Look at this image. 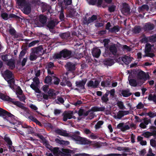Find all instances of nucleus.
<instances>
[{"label": "nucleus", "mask_w": 156, "mask_h": 156, "mask_svg": "<svg viewBox=\"0 0 156 156\" xmlns=\"http://www.w3.org/2000/svg\"><path fill=\"white\" fill-rule=\"evenodd\" d=\"M18 5L20 6H24L23 12L26 14H29L31 11V4L26 0H17Z\"/></svg>", "instance_id": "obj_1"}, {"label": "nucleus", "mask_w": 156, "mask_h": 156, "mask_svg": "<svg viewBox=\"0 0 156 156\" xmlns=\"http://www.w3.org/2000/svg\"><path fill=\"white\" fill-rule=\"evenodd\" d=\"M72 139L76 141L77 143L81 145H90L92 144L93 141L85 138L76 135L72 136Z\"/></svg>", "instance_id": "obj_2"}, {"label": "nucleus", "mask_w": 156, "mask_h": 156, "mask_svg": "<svg viewBox=\"0 0 156 156\" xmlns=\"http://www.w3.org/2000/svg\"><path fill=\"white\" fill-rule=\"evenodd\" d=\"M0 116L3 117L5 120L9 121L10 123H12V120L14 117L13 115L1 108H0Z\"/></svg>", "instance_id": "obj_3"}, {"label": "nucleus", "mask_w": 156, "mask_h": 156, "mask_svg": "<svg viewBox=\"0 0 156 156\" xmlns=\"http://www.w3.org/2000/svg\"><path fill=\"white\" fill-rule=\"evenodd\" d=\"M117 48L115 44H112L109 45V47H106V49H105V55L106 56L111 55H115L117 54Z\"/></svg>", "instance_id": "obj_4"}, {"label": "nucleus", "mask_w": 156, "mask_h": 156, "mask_svg": "<svg viewBox=\"0 0 156 156\" xmlns=\"http://www.w3.org/2000/svg\"><path fill=\"white\" fill-rule=\"evenodd\" d=\"M8 31L11 37L14 39L20 37L22 36L20 34L17 32L14 28L12 27H10Z\"/></svg>", "instance_id": "obj_5"}, {"label": "nucleus", "mask_w": 156, "mask_h": 156, "mask_svg": "<svg viewBox=\"0 0 156 156\" xmlns=\"http://www.w3.org/2000/svg\"><path fill=\"white\" fill-rule=\"evenodd\" d=\"M87 79L85 78L83 80L79 81H76L75 82L76 86L80 88V89H85V85L87 81Z\"/></svg>", "instance_id": "obj_6"}, {"label": "nucleus", "mask_w": 156, "mask_h": 156, "mask_svg": "<svg viewBox=\"0 0 156 156\" xmlns=\"http://www.w3.org/2000/svg\"><path fill=\"white\" fill-rule=\"evenodd\" d=\"M59 22L56 19H54L49 21L47 23V27L49 29H53L56 25H57Z\"/></svg>", "instance_id": "obj_7"}, {"label": "nucleus", "mask_w": 156, "mask_h": 156, "mask_svg": "<svg viewBox=\"0 0 156 156\" xmlns=\"http://www.w3.org/2000/svg\"><path fill=\"white\" fill-rule=\"evenodd\" d=\"M61 156H71V154L74 153V151L69 149L62 148L61 149Z\"/></svg>", "instance_id": "obj_8"}, {"label": "nucleus", "mask_w": 156, "mask_h": 156, "mask_svg": "<svg viewBox=\"0 0 156 156\" xmlns=\"http://www.w3.org/2000/svg\"><path fill=\"white\" fill-rule=\"evenodd\" d=\"M47 18L46 16L41 15L39 16V21L41 24L39 27H44L46 25Z\"/></svg>", "instance_id": "obj_9"}, {"label": "nucleus", "mask_w": 156, "mask_h": 156, "mask_svg": "<svg viewBox=\"0 0 156 156\" xmlns=\"http://www.w3.org/2000/svg\"><path fill=\"white\" fill-rule=\"evenodd\" d=\"M99 83L98 80H95L94 82L93 81L90 80L88 81L87 85L88 87H91L93 88H96L98 87Z\"/></svg>", "instance_id": "obj_10"}, {"label": "nucleus", "mask_w": 156, "mask_h": 156, "mask_svg": "<svg viewBox=\"0 0 156 156\" xmlns=\"http://www.w3.org/2000/svg\"><path fill=\"white\" fill-rule=\"evenodd\" d=\"M65 67L68 71L71 72H73L76 69V65L72 62H68L65 65Z\"/></svg>", "instance_id": "obj_11"}, {"label": "nucleus", "mask_w": 156, "mask_h": 156, "mask_svg": "<svg viewBox=\"0 0 156 156\" xmlns=\"http://www.w3.org/2000/svg\"><path fill=\"white\" fill-rule=\"evenodd\" d=\"M62 57L64 58H69L72 54L71 51L67 49H64L61 51Z\"/></svg>", "instance_id": "obj_12"}, {"label": "nucleus", "mask_w": 156, "mask_h": 156, "mask_svg": "<svg viewBox=\"0 0 156 156\" xmlns=\"http://www.w3.org/2000/svg\"><path fill=\"white\" fill-rule=\"evenodd\" d=\"M130 10V9L128 4L126 3H124L123 4V8L121 10L122 13L123 14H129Z\"/></svg>", "instance_id": "obj_13"}, {"label": "nucleus", "mask_w": 156, "mask_h": 156, "mask_svg": "<svg viewBox=\"0 0 156 156\" xmlns=\"http://www.w3.org/2000/svg\"><path fill=\"white\" fill-rule=\"evenodd\" d=\"M7 65L9 66V68L11 69H13L16 67L15 62V60L11 58L8 60L7 63Z\"/></svg>", "instance_id": "obj_14"}, {"label": "nucleus", "mask_w": 156, "mask_h": 156, "mask_svg": "<svg viewBox=\"0 0 156 156\" xmlns=\"http://www.w3.org/2000/svg\"><path fill=\"white\" fill-rule=\"evenodd\" d=\"M154 28V24L150 22L146 23L144 27V29L145 31L151 30H153Z\"/></svg>", "instance_id": "obj_15"}, {"label": "nucleus", "mask_w": 156, "mask_h": 156, "mask_svg": "<svg viewBox=\"0 0 156 156\" xmlns=\"http://www.w3.org/2000/svg\"><path fill=\"white\" fill-rule=\"evenodd\" d=\"M101 53V50L98 48H94L92 52V54L93 57L96 58H98L99 57Z\"/></svg>", "instance_id": "obj_16"}, {"label": "nucleus", "mask_w": 156, "mask_h": 156, "mask_svg": "<svg viewBox=\"0 0 156 156\" xmlns=\"http://www.w3.org/2000/svg\"><path fill=\"white\" fill-rule=\"evenodd\" d=\"M90 112L91 110H88L87 111H85L83 109L80 108L79 110L78 114L79 116H83L84 117H86L89 115Z\"/></svg>", "instance_id": "obj_17"}, {"label": "nucleus", "mask_w": 156, "mask_h": 156, "mask_svg": "<svg viewBox=\"0 0 156 156\" xmlns=\"http://www.w3.org/2000/svg\"><path fill=\"white\" fill-rule=\"evenodd\" d=\"M31 50H32V53L41 55V54H40L39 53L42 52L43 48L41 46H39L38 47L32 48Z\"/></svg>", "instance_id": "obj_18"}, {"label": "nucleus", "mask_w": 156, "mask_h": 156, "mask_svg": "<svg viewBox=\"0 0 156 156\" xmlns=\"http://www.w3.org/2000/svg\"><path fill=\"white\" fill-rule=\"evenodd\" d=\"M129 114V112L128 111L120 110L118 112L117 116L115 117V118H117L119 119H120L124 115H127Z\"/></svg>", "instance_id": "obj_19"}, {"label": "nucleus", "mask_w": 156, "mask_h": 156, "mask_svg": "<svg viewBox=\"0 0 156 156\" xmlns=\"http://www.w3.org/2000/svg\"><path fill=\"white\" fill-rule=\"evenodd\" d=\"M132 58L129 56L126 55L121 57L122 60L126 65H128L131 62Z\"/></svg>", "instance_id": "obj_20"}, {"label": "nucleus", "mask_w": 156, "mask_h": 156, "mask_svg": "<svg viewBox=\"0 0 156 156\" xmlns=\"http://www.w3.org/2000/svg\"><path fill=\"white\" fill-rule=\"evenodd\" d=\"M55 132L58 134L64 136H68L69 133H66V130H62L60 129H57L55 130Z\"/></svg>", "instance_id": "obj_21"}, {"label": "nucleus", "mask_w": 156, "mask_h": 156, "mask_svg": "<svg viewBox=\"0 0 156 156\" xmlns=\"http://www.w3.org/2000/svg\"><path fill=\"white\" fill-rule=\"evenodd\" d=\"M103 64L107 66H111L114 63V61L112 59L106 58L103 61Z\"/></svg>", "instance_id": "obj_22"}, {"label": "nucleus", "mask_w": 156, "mask_h": 156, "mask_svg": "<svg viewBox=\"0 0 156 156\" xmlns=\"http://www.w3.org/2000/svg\"><path fill=\"white\" fill-rule=\"evenodd\" d=\"M121 94L125 97H128L132 94V93L130 92V90L129 89L122 90L121 91Z\"/></svg>", "instance_id": "obj_23"}, {"label": "nucleus", "mask_w": 156, "mask_h": 156, "mask_svg": "<svg viewBox=\"0 0 156 156\" xmlns=\"http://www.w3.org/2000/svg\"><path fill=\"white\" fill-rule=\"evenodd\" d=\"M137 76L139 79H144L146 78V75L144 72L140 70L137 73Z\"/></svg>", "instance_id": "obj_24"}, {"label": "nucleus", "mask_w": 156, "mask_h": 156, "mask_svg": "<svg viewBox=\"0 0 156 156\" xmlns=\"http://www.w3.org/2000/svg\"><path fill=\"white\" fill-rule=\"evenodd\" d=\"M52 77L48 76L45 77L44 80V83L46 84L51 85L52 84Z\"/></svg>", "instance_id": "obj_25"}, {"label": "nucleus", "mask_w": 156, "mask_h": 156, "mask_svg": "<svg viewBox=\"0 0 156 156\" xmlns=\"http://www.w3.org/2000/svg\"><path fill=\"white\" fill-rule=\"evenodd\" d=\"M59 36L62 39L66 40L70 37V33L69 32L61 33L59 34Z\"/></svg>", "instance_id": "obj_26"}, {"label": "nucleus", "mask_w": 156, "mask_h": 156, "mask_svg": "<svg viewBox=\"0 0 156 156\" xmlns=\"http://www.w3.org/2000/svg\"><path fill=\"white\" fill-rule=\"evenodd\" d=\"M4 140L7 143L8 146H9V148H10V146L12 145V143L10 138L8 137L7 135H5L4 136Z\"/></svg>", "instance_id": "obj_27"}, {"label": "nucleus", "mask_w": 156, "mask_h": 156, "mask_svg": "<svg viewBox=\"0 0 156 156\" xmlns=\"http://www.w3.org/2000/svg\"><path fill=\"white\" fill-rule=\"evenodd\" d=\"M109 95V92H106L103 95L101 98V100L103 103L104 102L107 103V102L109 101L108 98V96Z\"/></svg>", "instance_id": "obj_28"}, {"label": "nucleus", "mask_w": 156, "mask_h": 156, "mask_svg": "<svg viewBox=\"0 0 156 156\" xmlns=\"http://www.w3.org/2000/svg\"><path fill=\"white\" fill-rule=\"evenodd\" d=\"M142 28L139 26H136L133 29L132 31L135 34H138L140 32Z\"/></svg>", "instance_id": "obj_29"}, {"label": "nucleus", "mask_w": 156, "mask_h": 156, "mask_svg": "<svg viewBox=\"0 0 156 156\" xmlns=\"http://www.w3.org/2000/svg\"><path fill=\"white\" fill-rule=\"evenodd\" d=\"M13 104L23 110H26L27 109V108L23 105V104L19 101L14 102Z\"/></svg>", "instance_id": "obj_30"}, {"label": "nucleus", "mask_w": 156, "mask_h": 156, "mask_svg": "<svg viewBox=\"0 0 156 156\" xmlns=\"http://www.w3.org/2000/svg\"><path fill=\"white\" fill-rule=\"evenodd\" d=\"M62 151L59 150V148L58 147H54L53 149L52 153L54 155L56 156H58L59 155H61Z\"/></svg>", "instance_id": "obj_31"}, {"label": "nucleus", "mask_w": 156, "mask_h": 156, "mask_svg": "<svg viewBox=\"0 0 156 156\" xmlns=\"http://www.w3.org/2000/svg\"><path fill=\"white\" fill-rule=\"evenodd\" d=\"M4 75L6 78L8 79H10L12 78V72L9 70H6L4 72Z\"/></svg>", "instance_id": "obj_32"}, {"label": "nucleus", "mask_w": 156, "mask_h": 156, "mask_svg": "<svg viewBox=\"0 0 156 156\" xmlns=\"http://www.w3.org/2000/svg\"><path fill=\"white\" fill-rule=\"evenodd\" d=\"M48 5L46 3H42L40 5V7L42 12H44L48 9Z\"/></svg>", "instance_id": "obj_33"}, {"label": "nucleus", "mask_w": 156, "mask_h": 156, "mask_svg": "<svg viewBox=\"0 0 156 156\" xmlns=\"http://www.w3.org/2000/svg\"><path fill=\"white\" fill-rule=\"evenodd\" d=\"M37 86V85L36 84L35 85L32 83L30 85V87L32 89L34 90L36 92L39 94L41 93V91L38 87Z\"/></svg>", "instance_id": "obj_34"}, {"label": "nucleus", "mask_w": 156, "mask_h": 156, "mask_svg": "<svg viewBox=\"0 0 156 156\" xmlns=\"http://www.w3.org/2000/svg\"><path fill=\"white\" fill-rule=\"evenodd\" d=\"M129 83L130 85L133 87H136L137 85V83L136 80L134 79H129L128 78Z\"/></svg>", "instance_id": "obj_35"}, {"label": "nucleus", "mask_w": 156, "mask_h": 156, "mask_svg": "<svg viewBox=\"0 0 156 156\" xmlns=\"http://www.w3.org/2000/svg\"><path fill=\"white\" fill-rule=\"evenodd\" d=\"M148 99L149 101H153L156 103V95L154 94H150L148 96Z\"/></svg>", "instance_id": "obj_36"}, {"label": "nucleus", "mask_w": 156, "mask_h": 156, "mask_svg": "<svg viewBox=\"0 0 156 156\" xmlns=\"http://www.w3.org/2000/svg\"><path fill=\"white\" fill-rule=\"evenodd\" d=\"M53 80V83L55 85H58L60 82L61 80L58 77L55 76H52Z\"/></svg>", "instance_id": "obj_37"}, {"label": "nucleus", "mask_w": 156, "mask_h": 156, "mask_svg": "<svg viewBox=\"0 0 156 156\" xmlns=\"http://www.w3.org/2000/svg\"><path fill=\"white\" fill-rule=\"evenodd\" d=\"M138 11L140 12L146 10H148L149 9L148 6L147 5H143L138 8Z\"/></svg>", "instance_id": "obj_38"}, {"label": "nucleus", "mask_w": 156, "mask_h": 156, "mask_svg": "<svg viewBox=\"0 0 156 156\" xmlns=\"http://www.w3.org/2000/svg\"><path fill=\"white\" fill-rule=\"evenodd\" d=\"M151 45L150 44L147 43L145 45V53L150 52L151 50Z\"/></svg>", "instance_id": "obj_39"}, {"label": "nucleus", "mask_w": 156, "mask_h": 156, "mask_svg": "<svg viewBox=\"0 0 156 156\" xmlns=\"http://www.w3.org/2000/svg\"><path fill=\"white\" fill-rule=\"evenodd\" d=\"M110 81L109 80H106L102 81L101 83V86L103 87H107L110 85Z\"/></svg>", "instance_id": "obj_40"}, {"label": "nucleus", "mask_w": 156, "mask_h": 156, "mask_svg": "<svg viewBox=\"0 0 156 156\" xmlns=\"http://www.w3.org/2000/svg\"><path fill=\"white\" fill-rule=\"evenodd\" d=\"M119 30V27L118 26H114L112 28H111L109 30V32L112 33H116V32H118Z\"/></svg>", "instance_id": "obj_41"}, {"label": "nucleus", "mask_w": 156, "mask_h": 156, "mask_svg": "<svg viewBox=\"0 0 156 156\" xmlns=\"http://www.w3.org/2000/svg\"><path fill=\"white\" fill-rule=\"evenodd\" d=\"M117 105L120 109L123 110L125 108L123 103L122 101H118L117 103Z\"/></svg>", "instance_id": "obj_42"}, {"label": "nucleus", "mask_w": 156, "mask_h": 156, "mask_svg": "<svg viewBox=\"0 0 156 156\" xmlns=\"http://www.w3.org/2000/svg\"><path fill=\"white\" fill-rule=\"evenodd\" d=\"M37 136L38 137L42 140V142L44 144H45L46 145H49L48 143V141L46 140L45 138L43 136L41 135H38Z\"/></svg>", "instance_id": "obj_43"}, {"label": "nucleus", "mask_w": 156, "mask_h": 156, "mask_svg": "<svg viewBox=\"0 0 156 156\" xmlns=\"http://www.w3.org/2000/svg\"><path fill=\"white\" fill-rule=\"evenodd\" d=\"M104 123V122L102 121H98L95 126V128L96 129L100 128L101 127Z\"/></svg>", "instance_id": "obj_44"}, {"label": "nucleus", "mask_w": 156, "mask_h": 156, "mask_svg": "<svg viewBox=\"0 0 156 156\" xmlns=\"http://www.w3.org/2000/svg\"><path fill=\"white\" fill-rule=\"evenodd\" d=\"M27 50V48H25L20 52L19 56V58L20 59H21L25 55L26 53Z\"/></svg>", "instance_id": "obj_45"}, {"label": "nucleus", "mask_w": 156, "mask_h": 156, "mask_svg": "<svg viewBox=\"0 0 156 156\" xmlns=\"http://www.w3.org/2000/svg\"><path fill=\"white\" fill-rule=\"evenodd\" d=\"M127 156V154H119L112 153L107 154L104 156Z\"/></svg>", "instance_id": "obj_46"}, {"label": "nucleus", "mask_w": 156, "mask_h": 156, "mask_svg": "<svg viewBox=\"0 0 156 156\" xmlns=\"http://www.w3.org/2000/svg\"><path fill=\"white\" fill-rule=\"evenodd\" d=\"M48 96L50 97L51 98H53L54 97L56 96V94L52 90H49L48 92Z\"/></svg>", "instance_id": "obj_47"}, {"label": "nucleus", "mask_w": 156, "mask_h": 156, "mask_svg": "<svg viewBox=\"0 0 156 156\" xmlns=\"http://www.w3.org/2000/svg\"><path fill=\"white\" fill-rule=\"evenodd\" d=\"M88 18L89 22L91 23L97 20V16L96 15H93L91 17H89Z\"/></svg>", "instance_id": "obj_48"}, {"label": "nucleus", "mask_w": 156, "mask_h": 156, "mask_svg": "<svg viewBox=\"0 0 156 156\" xmlns=\"http://www.w3.org/2000/svg\"><path fill=\"white\" fill-rule=\"evenodd\" d=\"M103 42L104 43V46L105 47V49H106V47L109 46L108 44L110 42V40L109 39H105L103 40Z\"/></svg>", "instance_id": "obj_49"}, {"label": "nucleus", "mask_w": 156, "mask_h": 156, "mask_svg": "<svg viewBox=\"0 0 156 156\" xmlns=\"http://www.w3.org/2000/svg\"><path fill=\"white\" fill-rule=\"evenodd\" d=\"M90 5H95L97 3V0H86Z\"/></svg>", "instance_id": "obj_50"}, {"label": "nucleus", "mask_w": 156, "mask_h": 156, "mask_svg": "<svg viewBox=\"0 0 156 156\" xmlns=\"http://www.w3.org/2000/svg\"><path fill=\"white\" fill-rule=\"evenodd\" d=\"M142 135L144 136L145 137L148 138L149 136H152V132L147 131L143 133Z\"/></svg>", "instance_id": "obj_51"}, {"label": "nucleus", "mask_w": 156, "mask_h": 156, "mask_svg": "<svg viewBox=\"0 0 156 156\" xmlns=\"http://www.w3.org/2000/svg\"><path fill=\"white\" fill-rule=\"evenodd\" d=\"M62 57V55L61 53V51H60L59 53H57L55 54L53 56V58L54 59H56L60 58Z\"/></svg>", "instance_id": "obj_52"}, {"label": "nucleus", "mask_w": 156, "mask_h": 156, "mask_svg": "<svg viewBox=\"0 0 156 156\" xmlns=\"http://www.w3.org/2000/svg\"><path fill=\"white\" fill-rule=\"evenodd\" d=\"M30 3L35 6L39 5L40 3L39 0H31Z\"/></svg>", "instance_id": "obj_53"}, {"label": "nucleus", "mask_w": 156, "mask_h": 156, "mask_svg": "<svg viewBox=\"0 0 156 156\" xmlns=\"http://www.w3.org/2000/svg\"><path fill=\"white\" fill-rule=\"evenodd\" d=\"M147 115L149 116L151 118H153L156 116V112H153L150 111L148 113H146Z\"/></svg>", "instance_id": "obj_54"}, {"label": "nucleus", "mask_w": 156, "mask_h": 156, "mask_svg": "<svg viewBox=\"0 0 156 156\" xmlns=\"http://www.w3.org/2000/svg\"><path fill=\"white\" fill-rule=\"evenodd\" d=\"M1 58L2 60L4 62H7L9 59H8L9 55L6 54L2 55L1 56Z\"/></svg>", "instance_id": "obj_55"}, {"label": "nucleus", "mask_w": 156, "mask_h": 156, "mask_svg": "<svg viewBox=\"0 0 156 156\" xmlns=\"http://www.w3.org/2000/svg\"><path fill=\"white\" fill-rule=\"evenodd\" d=\"M116 6L114 5H112L108 7V10L110 12H114Z\"/></svg>", "instance_id": "obj_56"}, {"label": "nucleus", "mask_w": 156, "mask_h": 156, "mask_svg": "<svg viewBox=\"0 0 156 156\" xmlns=\"http://www.w3.org/2000/svg\"><path fill=\"white\" fill-rule=\"evenodd\" d=\"M54 67V65L53 62H49L46 66L45 69H51Z\"/></svg>", "instance_id": "obj_57"}, {"label": "nucleus", "mask_w": 156, "mask_h": 156, "mask_svg": "<svg viewBox=\"0 0 156 156\" xmlns=\"http://www.w3.org/2000/svg\"><path fill=\"white\" fill-rule=\"evenodd\" d=\"M8 98L9 96L5 95L3 94H0V98L4 101H7Z\"/></svg>", "instance_id": "obj_58"}, {"label": "nucleus", "mask_w": 156, "mask_h": 156, "mask_svg": "<svg viewBox=\"0 0 156 156\" xmlns=\"http://www.w3.org/2000/svg\"><path fill=\"white\" fill-rule=\"evenodd\" d=\"M1 16L3 19L7 20L8 19V15L6 12H3L1 14Z\"/></svg>", "instance_id": "obj_59"}, {"label": "nucleus", "mask_w": 156, "mask_h": 156, "mask_svg": "<svg viewBox=\"0 0 156 156\" xmlns=\"http://www.w3.org/2000/svg\"><path fill=\"white\" fill-rule=\"evenodd\" d=\"M130 129V127L128 125H124L121 129V131L123 132H125L126 130H129Z\"/></svg>", "instance_id": "obj_60"}, {"label": "nucleus", "mask_w": 156, "mask_h": 156, "mask_svg": "<svg viewBox=\"0 0 156 156\" xmlns=\"http://www.w3.org/2000/svg\"><path fill=\"white\" fill-rule=\"evenodd\" d=\"M150 145L153 147H156V141L154 139H152L150 140Z\"/></svg>", "instance_id": "obj_61"}, {"label": "nucleus", "mask_w": 156, "mask_h": 156, "mask_svg": "<svg viewBox=\"0 0 156 156\" xmlns=\"http://www.w3.org/2000/svg\"><path fill=\"white\" fill-rule=\"evenodd\" d=\"M37 58L36 55L35 54H31L30 56V59L31 61H34Z\"/></svg>", "instance_id": "obj_62"}, {"label": "nucleus", "mask_w": 156, "mask_h": 156, "mask_svg": "<svg viewBox=\"0 0 156 156\" xmlns=\"http://www.w3.org/2000/svg\"><path fill=\"white\" fill-rule=\"evenodd\" d=\"M152 150L151 148L149 149L148 153L147 154V156H155V154L152 152Z\"/></svg>", "instance_id": "obj_63"}, {"label": "nucleus", "mask_w": 156, "mask_h": 156, "mask_svg": "<svg viewBox=\"0 0 156 156\" xmlns=\"http://www.w3.org/2000/svg\"><path fill=\"white\" fill-rule=\"evenodd\" d=\"M89 154L85 153L75 154L73 156H89Z\"/></svg>", "instance_id": "obj_64"}]
</instances>
